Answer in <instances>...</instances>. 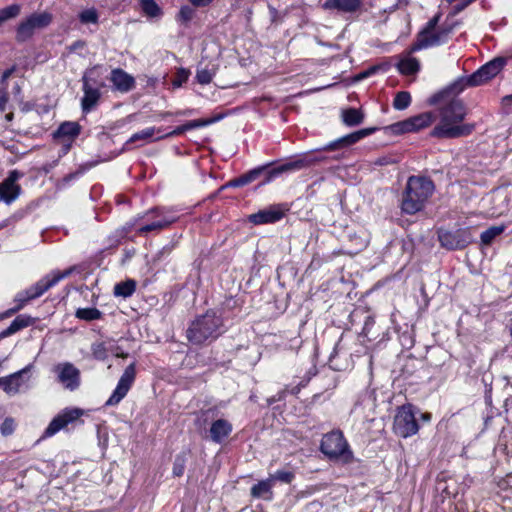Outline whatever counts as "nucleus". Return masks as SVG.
<instances>
[{
  "label": "nucleus",
  "mask_w": 512,
  "mask_h": 512,
  "mask_svg": "<svg viewBox=\"0 0 512 512\" xmlns=\"http://www.w3.org/2000/svg\"><path fill=\"white\" fill-rule=\"evenodd\" d=\"M440 93L441 92L437 93L431 98L432 104L445 100L439 109L440 122L433 128L431 135L446 139L470 135L474 131L475 125L462 123L467 114L464 102L456 97L458 94L452 92L444 94L435 102L434 98L439 96Z\"/></svg>",
  "instance_id": "f257e3e1"
},
{
  "label": "nucleus",
  "mask_w": 512,
  "mask_h": 512,
  "mask_svg": "<svg viewBox=\"0 0 512 512\" xmlns=\"http://www.w3.org/2000/svg\"><path fill=\"white\" fill-rule=\"evenodd\" d=\"M434 191V183L424 176H410L403 193L401 208L406 214H415L423 209Z\"/></svg>",
  "instance_id": "f03ea898"
},
{
  "label": "nucleus",
  "mask_w": 512,
  "mask_h": 512,
  "mask_svg": "<svg viewBox=\"0 0 512 512\" xmlns=\"http://www.w3.org/2000/svg\"><path fill=\"white\" fill-rule=\"evenodd\" d=\"M223 327L221 316L209 310L191 322L186 332L187 339L195 345L212 342L223 333Z\"/></svg>",
  "instance_id": "7ed1b4c3"
},
{
  "label": "nucleus",
  "mask_w": 512,
  "mask_h": 512,
  "mask_svg": "<svg viewBox=\"0 0 512 512\" xmlns=\"http://www.w3.org/2000/svg\"><path fill=\"white\" fill-rule=\"evenodd\" d=\"M506 64V60L504 58H495L485 65L481 66L477 71L471 74L468 77H462L454 81L448 87L441 91L439 96H436L435 102L438 98L442 97L444 94L448 92H452L454 94H460L466 87L468 86H479L486 83L491 78L495 77Z\"/></svg>",
  "instance_id": "20e7f679"
},
{
  "label": "nucleus",
  "mask_w": 512,
  "mask_h": 512,
  "mask_svg": "<svg viewBox=\"0 0 512 512\" xmlns=\"http://www.w3.org/2000/svg\"><path fill=\"white\" fill-rule=\"evenodd\" d=\"M73 271V268H68L63 272L53 271L50 274L46 275L34 285L30 286L28 289L19 292L15 297V302L17 305L9 310V313H15L22 309L29 301L36 299L42 296L46 291L55 286L59 281L68 277Z\"/></svg>",
  "instance_id": "39448f33"
},
{
  "label": "nucleus",
  "mask_w": 512,
  "mask_h": 512,
  "mask_svg": "<svg viewBox=\"0 0 512 512\" xmlns=\"http://www.w3.org/2000/svg\"><path fill=\"white\" fill-rule=\"evenodd\" d=\"M320 450L331 460L341 459L344 463H350L353 460V453L340 430L325 434L321 440Z\"/></svg>",
  "instance_id": "423d86ee"
},
{
  "label": "nucleus",
  "mask_w": 512,
  "mask_h": 512,
  "mask_svg": "<svg viewBox=\"0 0 512 512\" xmlns=\"http://www.w3.org/2000/svg\"><path fill=\"white\" fill-rule=\"evenodd\" d=\"M393 430L402 438L415 435L419 430L415 412L411 404L402 405L394 417Z\"/></svg>",
  "instance_id": "0eeeda50"
},
{
  "label": "nucleus",
  "mask_w": 512,
  "mask_h": 512,
  "mask_svg": "<svg viewBox=\"0 0 512 512\" xmlns=\"http://www.w3.org/2000/svg\"><path fill=\"white\" fill-rule=\"evenodd\" d=\"M52 20V14L47 11L31 14L18 25L16 39L20 42L28 40L36 29H43L49 26Z\"/></svg>",
  "instance_id": "6e6552de"
},
{
  "label": "nucleus",
  "mask_w": 512,
  "mask_h": 512,
  "mask_svg": "<svg viewBox=\"0 0 512 512\" xmlns=\"http://www.w3.org/2000/svg\"><path fill=\"white\" fill-rule=\"evenodd\" d=\"M437 234L441 246L447 250L463 249L472 242L471 234L467 229L455 231L439 229Z\"/></svg>",
  "instance_id": "1a4fd4ad"
},
{
  "label": "nucleus",
  "mask_w": 512,
  "mask_h": 512,
  "mask_svg": "<svg viewBox=\"0 0 512 512\" xmlns=\"http://www.w3.org/2000/svg\"><path fill=\"white\" fill-rule=\"evenodd\" d=\"M136 377V367L134 363L128 365L121 375L116 388L105 403V406H116L127 395Z\"/></svg>",
  "instance_id": "9d476101"
},
{
  "label": "nucleus",
  "mask_w": 512,
  "mask_h": 512,
  "mask_svg": "<svg viewBox=\"0 0 512 512\" xmlns=\"http://www.w3.org/2000/svg\"><path fill=\"white\" fill-rule=\"evenodd\" d=\"M58 381L68 390L74 391L80 385V371L70 362L59 363L54 367Z\"/></svg>",
  "instance_id": "9b49d317"
},
{
  "label": "nucleus",
  "mask_w": 512,
  "mask_h": 512,
  "mask_svg": "<svg viewBox=\"0 0 512 512\" xmlns=\"http://www.w3.org/2000/svg\"><path fill=\"white\" fill-rule=\"evenodd\" d=\"M151 215H155V219L152 220L150 223L141 226L138 229V234L143 235L152 231H160L168 226H170L172 223L176 222L177 218L175 216H172L164 209H153L146 213V217H149Z\"/></svg>",
  "instance_id": "f8f14e48"
},
{
  "label": "nucleus",
  "mask_w": 512,
  "mask_h": 512,
  "mask_svg": "<svg viewBox=\"0 0 512 512\" xmlns=\"http://www.w3.org/2000/svg\"><path fill=\"white\" fill-rule=\"evenodd\" d=\"M82 415V411L77 408L65 409L52 419L44 431L43 437H51L60 430L64 429L69 423L77 420Z\"/></svg>",
  "instance_id": "ddd939ff"
},
{
  "label": "nucleus",
  "mask_w": 512,
  "mask_h": 512,
  "mask_svg": "<svg viewBox=\"0 0 512 512\" xmlns=\"http://www.w3.org/2000/svg\"><path fill=\"white\" fill-rule=\"evenodd\" d=\"M314 163V159L309 155H301L296 158L290 159L285 163H282L268 172V181L275 178L283 173L299 171L304 168L311 166Z\"/></svg>",
  "instance_id": "4468645a"
},
{
  "label": "nucleus",
  "mask_w": 512,
  "mask_h": 512,
  "mask_svg": "<svg viewBox=\"0 0 512 512\" xmlns=\"http://www.w3.org/2000/svg\"><path fill=\"white\" fill-rule=\"evenodd\" d=\"M21 174L17 170L10 171L8 177L0 183V200L6 204L15 201L21 192L20 185L16 184Z\"/></svg>",
  "instance_id": "2eb2a0df"
},
{
  "label": "nucleus",
  "mask_w": 512,
  "mask_h": 512,
  "mask_svg": "<svg viewBox=\"0 0 512 512\" xmlns=\"http://www.w3.org/2000/svg\"><path fill=\"white\" fill-rule=\"evenodd\" d=\"M374 131H375V128L361 129L359 131L350 133L348 135L338 138L337 140L330 142L329 144L322 147L320 150L333 151V150H337V149H340L343 147H348V146L358 142L362 138L372 134Z\"/></svg>",
  "instance_id": "dca6fc26"
},
{
  "label": "nucleus",
  "mask_w": 512,
  "mask_h": 512,
  "mask_svg": "<svg viewBox=\"0 0 512 512\" xmlns=\"http://www.w3.org/2000/svg\"><path fill=\"white\" fill-rule=\"evenodd\" d=\"M285 210L279 205H273L267 209L258 211L249 216L250 222L255 225L274 223L283 218Z\"/></svg>",
  "instance_id": "f3484780"
},
{
  "label": "nucleus",
  "mask_w": 512,
  "mask_h": 512,
  "mask_svg": "<svg viewBox=\"0 0 512 512\" xmlns=\"http://www.w3.org/2000/svg\"><path fill=\"white\" fill-rule=\"evenodd\" d=\"M81 126L77 122L66 121L63 122L58 129L53 133L55 139L61 140L67 148L79 136Z\"/></svg>",
  "instance_id": "a211bd4d"
},
{
  "label": "nucleus",
  "mask_w": 512,
  "mask_h": 512,
  "mask_svg": "<svg viewBox=\"0 0 512 512\" xmlns=\"http://www.w3.org/2000/svg\"><path fill=\"white\" fill-rule=\"evenodd\" d=\"M110 81L114 89L122 93H127L135 87L134 77L120 68L111 71Z\"/></svg>",
  "instance_id": "6ab92c4d"
},
{
  "label": "nucleus",
  "mask_w": 512,
  "mask_h": 512,
  "mask_svg": "<svg viewBox=\"0 0 512 512\" xmlns=\"http://www.w3.org/2000/svg\"><path fill=\"white\" fill-rule=\"evenodd\" d=\"M322 6L325 10L354 13L361 8L362 0H326Z\"/></svg>",
  "instance_id": "aec40b11"
},
{
  "label": "nucleus",
  "mask_w": 512,
  "mask_h": 512,
  "mask_svg": "<svg viewBox=\"0 0 512 512\" xmlns=\"http://www.w3.org/2000/svg\"><path fill=\"white\" fill-rule=\"evenodd\" d=\"M26 373L27 369H22L7 377L0 378V388H2L7 394H16L24 384L23 377Z\"/></svg>",
  "instance_id": "412c9836"
},
{
  "label": "nucleus",
  "mask_w": 512,
  "mask_h": 512,
  "mask_svg": "<svg viewBox=\"0 0 512 512\" xmlns=\"http://www.w3.org/2000/svg\"><path fill=\"white\" fill-rule=\"evenodd\" d=\"M232 432V425L225 419H218L211 424L210 438L215 443H221Z\"/></svg>",
  "instance_id": "4be33fe9"
},
{
  "label": "nucleus",
  "mask_w": 512,
  "mask_h": 512,
  "mask_svg": "<svg viewBox=\"0 0 512 512\" xmlns=\"http://www.w3.org/2000/svg\"><path fill=\"white\" fill-rule=\"evenodd\" d=\"M83 97L81 99V108L84 113L93 110L98 104L101 97V90L94 89L88 85H82Z\"/></svg>",
  "instance_id": "5701e85b"
},
{
  "label": "nucleus",
  "mask_w": 512,
  "mask_h": 512,
  "mask_svg": "<svg viewBox=\"0 0 512 512\" xmlns=\"http://www.w3.org/2000/svg\"><path fill=\"white\" fill-rule=\"evenodd\" d=\"M452 30H453V27L448 26V27H441L439 30H437V31L434 30L431 33H427V32H421V33L424 36V38L426 39V42L431 43V44H429V47H433V46H439V45L445 43L446 40L448 39L449 34L452 32Z\"/></svg>",
  "instance_id": "b1692460"
},
{
  "label": "nucleus",
  "mask_w": 512,
  "mask_h": 512,
  "mask_svg": "<svg viewBox=\"0 0 512 512\" xmlns=\"http://www.w3.org/2000/svg\"><path fill=\"white\" fill-rule=\"evenodd\" d=\"M273 482L272 479L267 478L259 481L251 488V495L254 498H263L265 500H271L273 498L272 492Z\"/></svg>",
  "instance_id": "393cba45"
},
{
  "label": "nucleus",
  "mask_w": 512,
  "mask_h": 512,
  "mask_svg": "<svg viewBox=\"0 0 512 512\" xmlns=\"http://www.w3.org/2000/svg\"><path fill=\"white\" fill-rule=\"evenodd\" d=\"M31 324H32V318L30 316L19 315L10 323V325L5 330H3L0 333V337H2V338L8 337V336L20 331L21 329L28 327Z\"/></svg>",
  "instance_id": "a878e982"
},
{
  "label": "nucleus",
  "mask_w": 512,
  "mask_h": 512,
  "mask_svg": "<svg viewBox=\"0 0 512 512\" xmlns=\"http://www.w3.org/2000/svg\"><path fill=\"white\" fill-rule=\"evenodd\" d=\"M266 167L267 166H261V167L255 168V169L249 171L248 173L241 175L238 178L230 180L226 184V186H228V187L245 186V185L251 183L252 181H254L255 179H257V177L262 173V171H264L266 169Z\"/></svg>",
  "instance_id": "bb28decb"
},
{
  "label": "nucleus",
  "mask_w": 512,
  "mask_h": 512,
  "mask_svg": "<svg viewBox=\"0 0 512 512\" xmlns=\"http://www.w3.org/2000/svg\"><path fill=\"white\" fill-rule=\"evenodd\" d=\"M434 116L431 113H422L408 118L411 132L418 131L432 124Z\"/></svg>",
  "instance_id": "cd10ccee"
},
{
  "label": "nucleus",
  "mask_w": 512,
  "mask_h": 512,
  "mask_svg": "<svg viewBox=\"0 0 512 512\" xmlns=\"http://www.w3.org/2000/svg\"><path fill=\"white\" fill-rule=\"evenodd\" d=\"M397 68L403 75H413L419 71L420 63L414 57H406L399 61Z\"/></svg>",
  "instance_id": "c85d7f7f"
},
{
  "label": "nucleus",
  "mask_w": 512,
  "mask_h": 512,
  "mask_svg": "<svg viewBox=\"0 0 512 512\" xmlns=\"http://www.w3.org/2000/svg\"><path fill=\"white\" fill-rule=\"evenodd\" d=\"M136 290V281L133 279H127L119 282L114 286V295L117 297L128 298Z\"/></svg>",
  "instance_id": "c756f323"
},
{
  "label": "nucleus",
  "mask_w": 512,
  "mask_h": 512,
  "mask_svg": "<svg viewBox=\"0 0 512 512\" xmlns=\"http://www.w3.org/2000/svg\"><path fill=\"white\" fill-rule=\"evenodd\" d=\"M212 120H203V119H196L186 122L185 124L178 126L175 128L172 132L168 133L166 136H177L180 135L188 130L204 127L208 124H210Z\"/></svg>",
  "instance_id": "7c9ffc66"
},
{
  "label": "nucleus",
  "mask_w": 512,
  "mask_h": 512,
  "mask_svg": "<svg viewBox=\"0 0 512 512\" xmlns=\"http://www.w3.org/2000/svg\"><path fill=\"white\" fill-rule=\"evenodd\" d=\"M364 115L355 108H348L342 111V120L347 126H356L363 122Z\"/></svg>",
  "instance_id": "2f4dec72"
},
{
  "label": "nucleus",
  "mask_w": 512,
  "mask_h": 512,
  "mask_svg": "<svg viewBox=\"0 0 512 512\" xmlns=\"http://www.w3.org/2000/svg\"><path fill=\"white\" fill-rule=\"evenodd\" d=\"M156 132L155 127H149L142 131L134 133L125 143V148L129 149V145L136 142L148 143Z\"/></svg>",
  "instance_id": "473e14b6"
},
{
  "label": "nucleus",
  "mask_w": 512,
  "mask_h": 512,
  "mask_svg": "<svg viewBox=\"0 0 512 512\" xmlns=\"http://www.w3.org/2000/svg\"><path fill=\"white\" fill-rule=\"evenodd\" d=\"M82 85L91 86L94 89H102L105 87V83L100 79V76L96 74L95 68L87 70L82 76Z\"/></svg>",
  "instance_id": "72a5a7b5"
},
{
  "label": "nucleus",
  "mask_w": 512,
  "mask_h": 512,
  "mask_svg": "<svg viewBox=\"0 0 512 512\" xmlns=\"http://www.w3.org/2000/svg\"><path fill=\"white\" fill-rule=\"evenodd\" d=\"M139 4L143 13L150 18H157L162 15V10L155 0H140Z\"/></svg>",
  "instance_id": "f704fd0d"
},
{
  "label": "nucleus",
  "mask_w": 512,
  "mask_h": 512,
  "mask_svg": "<svg viewBox=\"0 0 512 512\" xmlns=\"http://www.w3.org/2000/svg\"><path fill=\"white\" fill-rule=\"evenodd\" d=\"M506 229V226L505 225H498V226H491L489 227L488 229H486L485 231H483L481 233V242L484 244V245H489L492 243V241L497 237L499 236L500 234H502L504 232V230Z\"/></svg>",
  "instance_id": "c9c22d12"
},
{
  "label": "nucleus",
  "mask_w": 512,
  "mask_h": 512,
  "mask_svg": "<svg viewBox=\"0 0 512 512\" xmlns=\"http://www.w3.org/2000/svg\"><path fill=\"white\" fill-rule=\"evenodd\" d=\"M75 316L85 321L98 320L102 317V312L94 307L79 308L76 310Z\"/></svg>",
  "instance_id": "e433bc0d"
},
{
  "label": "nucleus",
  "mask_w": 512,
  "mask_h": 512,
  "mask_svg": "<svg viewBox=\"0 0 512 512\" xmlns=\"http://www.w3.org/2000/svg\"><path fill=\"white\" fill-rule=\"evenodd\" d=\"M411 103V95L407 91H400L396 94L393 100V107L396 110H404L409 107Z\"/></svg>",
  "instance_id": "4c0bfd02"
},
{
  "label": "nucleus",
  "mask_w": 512,
  "mask_h": 512,
  "mask_svg": "<svg viewBox=\"0 0 512 512\" xmlns=\"http://www.w3.org/2000/svg\"><path fill=\"white\" fill-rule=\"evenodd\" d=\"M20 13V6L12 4L0 10V26L7 20L16 17Z\"/></svg>",
  "instance_id": "58836bf2"
},
{
  "label": "nucleus",
  "mask_w": 512,
  "mask_h": 512,
  "mask_svg": "<svg viewBox=\"0 0 512 512\" xmlns=\"http://www.w3.org/2000/svg\"><path fill=\"white\" fill-rule=\"evenodd\" d=\"M215 75L214 70H210L207 68H198L196 72V80L199 84L207 85L211 83L213 77Z\"/></svg>",
  "instance_id": "ea45409f"
},
{
  "label": "nucleus",
  "mask_w": 512,
  "mask_h": 512,
  "mask_svg": "<svg viewBox=\"0 0 512 512\" xmlns=\"http://www.w3.org/2000/svg\"><path fill=\"white\" fill-rule=\"evenodd\" d=\"M185 465H186V455L184 453L177 455L175 457V460L173 463V469H172L173 475L176 477L182 476L185 471Z\"/></svg>",
  "instance_id": "a19ab883"
},
{
  "label": "nucleus",
  "mask_w": 512,
  "mask_h": 512,
  "mask_svg": "<svg viewBox=\"0 0 512 512\" xmlns=\"http://www.w3.org/2000/svg\"><path fill=\"white\" fill-rule=\"evenodd\" d=\"M98 13L94 8L86 9L79 14V20L83 24H96L98 22Z\"/></svg>",
  "instance_id": "79ce46f5"
},
{
  "label": "nucleus",
  "mask_w": 512,
  "mask_h": 512,
  "mask_svg": "<svg viewBox=\"0 0 512 512\" xmlns=\"http://www.w3.org/2000/svg\"><path fill=\"white\" fill-rule=\"evenodd\" d=\"M270 479H272L273 483L275 481H280L289 484L294 479V473L291 471L278 470L274 474L270 475Z\"/></svg>",
  "instance_id": "37998d69"
},
{
  "label": "nucleus",
  "mask_w": 512,
  "mask_h": 512,
  "mask_svg": "<svg viewBox=\"0 0 512 512\" xmlns=\"http://www.w3.org/2000/svg\"><path fill=\"white\" fill-rule=\"evenodd\" d=\"M190 72L185 68H179L176 72L174 79L172 80V85L174 88H179L185 83L189 78Z\"/></svg>",
  "instance_id": "c03bdc74"
},
{
  "label": "nucleus",
  "mask_w": 512,
  "mask_h": 512,
  "mask_svg": "<svg viewBox=\"0 0 512 512\" xmlns=\"http://www.w3.org/2000/svg\"><path fill=\"white\" fill-rule=\"evenodd\" d=\"M15 427V420L11 417H7L0 425V432L2 436L7 437L14 433Z\"/></svg>",
  "instance_id": "a18cd8bd"
},
{
  "label": "nucleus",
  "mask_w": 512,
  "mask_h": 512,
  "mask_svg": "<svg viewBox=\"0 0 512 512\" xmlns=\"http://www.w3.org/2000/svg\"><path fill=\"white\" fill-rule=\"evenodd\" d=\"M389 129L395 134L411 132L408 119L391 125Z\"/></svg>",
  "instance_id": "49530a36"
},
{
  "label": "nucleus",
  "mask_w": 512,
  "mask_h": 512,
  "mask_svg": "<svg viewBox=\"0 0 512 512\" xmlns=\"http://www.w3.org/2000/svg\"><path fill=\"white\" fill-rule=\"evenodd\" d=\"M429 44L430 43L426 42V39L424 38L422 33L419 32V34L417 36V40L412 44V46L410 47V51L409 52L410 53H414V52L422 50L424 48H428Z\"/></svg>",
  "instance_id": "de8ad7c7"
},
{
  "label": "nucleus",
  "mask_w": 512,
  "mask_h": 512,
  "mask_svg": "<svg viewBox=\"0 0 512 512\" xmlns=\"http://www.w3.org/2000/svg\"><path fill=\"white\" fill-rule=\"evenodd\" d=\"M476 0H461L459 3H457L452 10V14L456 15L460 12H462L464 9H466L469 5H471Z\"/></svg>",
  "instance_id": "09e8293b"
},
{
  "label": "nucleus",
  "mask_w": 512,
  "mask_h": 512,
  "mask_svg": "<svg viewBox=\"0 0 512 512\" xmlns=\"http://www.w3.org/2000/svg\"><path fill=\"white\" fill-rule=\"evenodd\" d=\"M377 70H378L377 66H372V67L360 72L359 74H357L355 76V81H361L363 79H366L369 76L375 74Z\"/></svg>",
  "instance_id": "8fccbe9b"
},
{
  "label": "nucleus",
  "mask_w": 512,
  "mask_h": 512,
  "mask_svg": "<svg viewBox=\"0 0 512 512\" xmlns=\"http://www.w3.org/2000/svg\"><path fill=\"white\" fill-rule=\"evenodd\" d=\"M439 19L440 15H435L427 22L425 28L421 32L431 33L432 31H434L438 25Z\"/></svg>",
  "instance_id": "3c124183"
},
{
  "label": "nucleus",
  "mask_w": 512,
  "mask_h": 512,
  "mask_svg": "<svg viewBox=\"0 0 512 512\" xmlns=\"http://www.w3.org/2000/svg\"><path fill=\"white\" fill-rule=\"evenodd\" d=\"M179 17L181 18V20H183L185 22L190 21L192 19V17H193V10H192V8H190L188 6L182 7L180 12H179Z\"/></svg>",
  "instance_id": "603ef678"
},
{
  "label": "nucleus",
  "mask_w": 512,
  "mask_h": 512,
  "mask_svg": "<svg viewBox=\"0 0 512 512\" xmlns=\"http://www.w3.org/2000/svg\"><path fill=\"white\" fill-rule=\"evenodd\" d=\"M8 93L6 87L0 88V112H4L6 110V105L8 103Z\"/></svg>",
  "instance_id": "864d4df0"
},
{
  "label": "nucleus",
  "mask_w": 512,
  "mask_h": 512,
  "mask_svg": "<svg viewBox=\"0 0 512 512\" xmlns=\"http://www.w3.org/2000/svg\"><path fill=\"white\" fill-rule=\"evenodd\" d=\"M288 393V386H286L283 390L279 391L276 395L272 396L268 399L269 404H273L277 401L283 400Z\"/></svg>",
  "instance_id": "5fc2aeb1"
},
{
  "label": "nucleus",
  "mask_w": 512,
  "mask_h": 512,
  "mask_svg": "<svg viewBox=\"0 0 512 512\" xmlns=\"http://www.w3.org/2000/svg\"><path fill=\"white\" fill-rule=\"evenodd\" d=\"M85 47V42L84 41H81V40H78V41H75L74 43H72L68 49L70 52H75L79 49H83Z\"/></svg>",
  "instance_id": "6e6d98bb"
},
{
  "label": "nucleus",
  "mask_w": 512,
  "mask_h": 512,
  "mask_svg": "<svg viewBox=\"0 0 512 512\" xmlns=\"http://www.w3.org/2000/svg\"><path fill=\"white\" fill-rule=\"evenodd\" d=\"M190 3L195 7L208 6L213 0H189Z\"/></svg>",
  "instance_id": "4d7b16f0"
},
{
  "label": "nucleus",
  "mask_w": 512,
  "mask_h": 512,
  "mask_svg": "<svg viewBox=\"0 0 512 512\" xmlns=\"http://www.w3.org/2000/svg\"><path fill=\"white\" fill-rule=\"evenodd\" d=\"M15 68L12 67V68H9L7 70H5L3 73H2V76H1V83H5L7 81V79L12 75V73L14 72Z\"/></svg>",
  "instance_id": "13d9d810"
},
{
  "label": "nucleus",
  "mask_w": 512,
  "mask_h": 512,
  "mask_svg": "<svg viewBox=\"0 0 512 512\" xmlns=\"http://www.w3.org/2000/svg\"><path fill=\"white\" fill-rule=\"evenodd\" d=\"M512 103V94L506 95L502 98L503 105H510Z\"/></svg>",
  "instance_id": "bf43d9fd"
},
{
  "label": "nucleus",
  "mask_w": 512,
  "mask_h": 512,
  "mask_svg": "<svg viewBox=\"0 0 512 512\" xmlns=\"http://www.w3.org/2000/svg\"><path fill=\"white\" fill-rule=\"evenodd\" d=\"M299 391H300V386H299V385L294 386V387H293V388H291V389H289V388H288V393L293 394V395L298 394V393H299Z\"/></svg>",
  "instance_id": "052dcab7"
},
{
  "label": "nucleus",
  "mask_w": 512,
  "mask_h": 512,
  "mask_svg": "<svg viewBox=\"0 0 512 512\" xmlns=\"http://www.w3.org/2000/svg\"><path fill=\"white\" fill-rule=\"evenodd\" d=\"M14 114L12 112L5 115V120L10 122L13 120Z\"/></svg>",
  "instance_id": "680f3d73"
},
{
  "label": "nucleus",
  "mask_w": 512,
  "mask_h": 512,
  "mask_svg": "<svg viewBox=\"0 0 512 512\" xmlns=\"http://www.w3.org/2000/svg\"><path fill=\"white\" fill-rule=\"evenodd\" d=\"M76 175H77V174H73V173H72V174H69V175H67V176L64 178V180L69 181V180L73 179Z\"/></svg>",
  "instance_id": "e2e57ef3"
},
{
  "label": "nucleus",
  "mask_w": 512,
  "mask_h": 512,
  "mask_svg": "<svg viewBox=\"0 0 512 512\" xmlns=\"http://www.w3.org/2000/svg\"><path fill=\"white\" fill-rule=\"evenodd\" d=\"M422 417L424 420H430V414H423Z\"/></svg>",
  "instance_id": "0e129e2a"
},
{
  "label": "nucleus",
  "mask_w": 512,
  "mask_h": 512,
  "mask_svg": "<svg viewBox=\"0 0 512 512\" xmlns=\"http://www.w3.org/2000/svg\"><path fill=\"white\" fill-rule=\"evenodd\" d=\"M510 334H511V337H512V319H511V324H510Z\"/></svg>",
  "instance_id": "69168bd1"
}]
</instances>
